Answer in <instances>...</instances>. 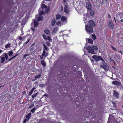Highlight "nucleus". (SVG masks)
<instances>
[{
	"mask_svg": "<svg viewBox=\"0 0 123 123\" xmlns=\"http://www.w3.org/2000/svg\"><path fill=\"white\" fill-rule=\"evenodd\" d=\"M92 47V48L90 46H88L86 48V49L88 50L89 53L92 54H95V51H94V50H97L98 49V47L95 46H93Z\"/></svg>",
	"mask_w": 123,
	"mask_h": 123,
	"instance_id": "f257e3e1",
	"label": "nucleus"
},
{
	"mask_svg": "<svg viewBox=\"0 0 123 123\" xmlns=\"http://www.w3.org/2000/svg\"><path fill=\"white\" fill-rule=\"evenodd\" d=\"M85 30L87 33L89 34L93 32V30L92 27L89 24H87L86 25Z\"/></svg>",
	"mask_w": 123,
	"mask_h": 123,
	"instance_id": "f03ea898",
	"label": "nucleus"
},
{
	"mask_svg": "<svg viewBox=\"0 0 123 123\" xmlns=\"http://www.w3.org/2000/svg\"><path fill=\"white\" fill-rule=\"evenodd\" d=\"M116 18L117 21L123 22V13L119 12L116 15Z\"/></svg>",
	"mask_w": 123,
	"mask_h": 123,
	"instance_id": "7ed1b4c3",
	"label": "nucleus"
},
{
	"mask_svg": "<svg viewBox=\"0 0 123 123\" xmlns=\"http://www.w3.org/2000/svg\"><path fill=\"white\" fill-rule=\"evenodd\" d=\"M101 67L103 68L105 71H108L109 70V66L105 62L104 60L102 62Z\"/></svg>",
	"mask_w": 123,
	"mask_h": 123,
	"instance_id": "20e7f679",
	"label": "nucleus"
},
{
	"mask_svg": "<svg viewBox=\"0 0 123 123\" xmlns=\"http://www.w3.org/2000/svg\"><path fill=\"white\" fill-rule=\"evenodd\" d=\"M92 58L94 59L95 61L97 62H98L100 60L102 61L104 60L101 56H98L96 55H94L92 56Z\"/></svg>",
	"mask_w": 123,
	"mask_h": 123,
	"instance_id": "39448f33",
	"label": "nucleus"
},
{
	"mask_svg": "<svg viewBox=\"0 0 123 123\" xmlns=\"http://www.w3.org/2000/svg\"><path fill=\"white\" fill-rule=\"evenodd\" d=\"M64 11L66 14H68L69 13V10L68 5H66L64 7Z\"/></svg>",
	"mask_w": 123,
	"mask_h": 123,
	"instance_id": "423d86ee",
	"label": "nucleus"
},
{
	"mask_svg": "<svg viewBox=\"0 0 123 123\" xmlns=\"http://www.w3.org/2000/svg\"><path fill=\"white\" fill-rule=\"evenodd\" d=\"M112 83L115 85H116L117 86L122 85L121 83L117 81H114L112 82Z\"/></svg>",
	"mask_w": 123,
	"mask_h": 123,
	"instance_id": "0eeeda50",
	"label": "nucleus"
},
{
	"mask_svg": "<svg viewBox=\"0 0 123 123\" xmlns=\"http://www.w3.org/2000/svg\"><path fill=\"white\" fill-rule=\"evenodd\" d=\"M113 95L117 98H119V94L118 92H117V91H114Z\"/></svg>",
	"mask_w": 123,
	"mask_h": 123,
	"instance_id": "6e6552de",
	"label": "nucleus"
},
{
	"mask_svg": "<svg viewBox=\"0 0 123 123\" xmlns=\"http://www.w3.org/2000/svg\"><path fill=\"white\" fill-rule=\"evenodd\" d=\"M90 26L92 27L95 26V24L94 22L92 20H90L88 22Z\"/></svg>",
	"mask_w": 123,
	"mask_h": 123,
	"instance_id": "1a4fd4ad",
	"label": "nucleus"
},
{
	"mask_svg": "<svg viewBox=\"0 0 123 123\" xmlns=\"http://www.w3.org/2000/svg\"><path fill=\"white\" fill-rule=\"evenodd\" d=\"M86 7L87 9L89 10L91 9V6L89 2H87L86 5Z\"/></svg>",
	"mask_w": 123,
	"mask_h": 123,
	"instance_id": "9d476101",
	"label": "nucleus"
},
{
	"mask_svg": "<svg viewBox=\"0 0 123 123\" xmlns=\"http://www.w3.org/2000/svg\"><path fill=\"white\" fill-rule=\"evenodd\" d=\"M109 26L111 29H112L114 27V24L112 22L110 21L109 24Z\"/></svg>",
	"mask_w": 123,
	"mask_h": 123,
	"instance_id": "9b49d317",
	"label": "nucleus"
},
{
	"mask_svg": "<svg viewBox=\"0 0 123 123\" xmlns=\"http://www.w3.org/2000/svg\"><path fill=\"white\" fill-rule=\"evenodd\" d=\"M61 18V14L60 13L57 14L56 16V18L57 20H58Z\"/></svg>",
	"mask_w": 123,
	"mask_h": 123,
	"instance_id": "f8f14e48",
	"label": "nucleus"
},
{
	"mask_svg": "<svg viewBox=\"0 0 123 123\" xmlns=\"http://www.w3.org/2000/svg\"><path fill=\"white\" fill-rule=\"evenodd\" d=\"M55 18H53L51 21V25L52 26L55 25Z\"/></svg>",
	"mask_w": 123,
	"mask_h": 123,
	"instance_id": "ddd939ff",
	"label": "nucleus"
},
{
	"mask_svg": "<svg viewBox=\"0 0 123 123\" xmlns=\"http://www.w3.org/2000/svg\"><path fill=\"white\" fill-rule=\"evenodd\" d=\"M67 18L66 17L62 16L61 18V20L62 21L64 22L66 20Z\"/></svg>",
	"mask_w": 123,
	"mask_h": 123,
	"instance_id": "4468645a",
	"label": "nucleus"
},
{
	"mask_svg": "<svg viewBox=\"0 0 123 123\" xmlns=\"http://www.w3.org/2000/svg\"><path fill=\"white\" fill-rule=\"evenodd\" d=\"M41 63L44 67H45L46 65L45 62L44 61H43V60H42L41 61Z\"/></svg>",
	"mask_w": 123,
	"mask_h": 123,
	"instance_id": "2eb2a0df",
	"label": "nucleus"
},
{
	"mask_svg": "<svg viewBox=\"0 0 123 123\" xmlns=\"http://www.w3.org/2000/svg\"><path fill=\"white\" fill-rule=\"evenodd\" d=\"M89 12H90V15L91 16H92L94 14V12L92 9H90L89 10Z\"/></svg>",
	"mask_w": 123,
	"mask_h": 123,
	"instance_id": "dca6fc26",
	"label": "nucleus"
},
{
	"mask_svg": "<svg viewBox=\"0 0 123 123\" xmlns=\"http://www.w3.org/2000/svg\"><path fill=\"white\" fill-rule=\"evenodd\" d=\"M44 32L46 34H49L50 33V31L47 29H45L44 31Z\"/></svg>",
	"mask_w": 123,
	"mask_h": 123,
	"instance_id": "f3484780",
	"label": "nucleus"
},
{
	"mask_svg": "<svg viewBox=\"0 0 123 123\" xmlns=\"http://www.w3.org/2000/svg\"><path fill=\"white\" fill-rule=\"evenodd\" d=\"M37 21L34 20V26H36L38 25V23L37 22Z\"/></svg>",
	"mask_w": 123,
	"mask_h": 123,
	"instance_id": "a211bd4d",
	"label": "nucleus"
},
{
	"mask_svg": "<svg viewBox=\"0 0 123 123\" xmlns=\"http://www.w3.org/2000/svg\"><path fill=\"white\" fill-rule=\"evenodd\" d=\"M0 58H1V63H2L5 61V58L4 57H1V56H0Z\"/></svg>",
	"mask_w": 123,
	"mask_h": 123,
	"instance_id": "6ab92c4d",
	"label": "nucleus"
},
{
	"mask_svg": "<svg viewBox=\"0 0 123 123\" xmlns=\"http://www.w3.org/2000/svg\"><path fill=\"white\" fill-rule=\"evenodd\" d=\"M42 17L40 15L39 16V17H38V20L37 21H42Z\"/></svg>",
	"mask_w": 123,
	"mask_h": 123,
	"instance_id": "aec40b11",
	"label": "nucleus"
},
{
	"mask_svg": "<svg viewBox=\"0 0 123 123\" xmlns=\"http://www.w3.org/2000/svg\"><path fill=\"white\" fill-rule=\"evenodd\" d=\"M88 42L89 43L92 44L93 43V42L92 39H88Z\"/></svg>",
	"mask_w": 123,
	"mask_h": 123,
	"instance_id": "412c9836",
	"label": "nucleus"
},
{
	"mask_svg": "<svg viewBox=\"0 0 123 123\" xmlns=\"http://www.w3.org/2000/svg\"><path fill=\"white\" fill-rule=\"evenodd\" d=\"M18 55V54H17L15 55L14 56H13V57H12L9 60H8V61H11V60H12V59H13L14 58L16 57L17 56V55Z\"/></svg>",
	"mask_w": 123,
	"mask_h": 123,
	"instance_id": "4be33fe9",
	"label": "nucleus"
},
{
	"mask_svg": "<svg viewBox=\"0 0 123 123\" xmlns=\"http://www.w3.org/2000/svg\"><path fill=\"white\" fill-rule=\"evenodd\" d=\"M47 6L45 4H43L41 6V8H46Z\"/></svg>",
	"mask_w": 123,
	"mask_h": 123,
	"instance_id": "5701e85b",
	"label": "nucleus"
},
{
	"mask_svg": "<svg viewBox=\"0 0 123 123\" xmlns=\"http://www.w3.org/2000/svg\"><path fill=\"white\" fill-rule=\"evenodd\" d=\"M46 52L45 50V49H43V53L42 55V57H43V56H44L45 55H46Z\"/></svg>",
	"mask_w": 123,
	"mask_h": 123,
	"instance_id": "b1692460",
	"label": "nucleus"
},
{
	"mask_svg": "<svg viewBox=\"0 0 123 123\" xmlns=\"http://www.w3.org/2000/svg\"><path fill=\"white\" fill-rule=\"evenodd\" d=\"M35 89V87H33L32 89H31V91L30 92L29 94L30 95L31 94H32L33 93V91L34 89Z\"/></svg>",
	"mask_w": 123,
	"mask_h": 123,
	"instance_id": "393cba45",
	"label": "nucleus"
},
{
	"mask_svg": "<svg viewBox=\"0 0 123 123\" xmlns=\"http://www.w3.org/2000/svg\"><path fill=\"white\" fill-rule=\"evenodd\" d=\"M43 46L44 48V49H45V50H49L48 48L46 46L45 44H43Z\"/></svg>",
	"mask_w": 123,
	"mask_h": 123,
	"instance_id": "a878e982",
	"label": "nucleus"
},
{
	"mask_svg": "<svg viewBox=\"0 0 123 123\" xmlns=\"http://www.w3.org/2000/svg\"><path fill=\"white\" fill-rule=\"evenodd\" d=\"M57 29L56 28H54L53 29V33H55L57 31Z\"/></svg>",
	"mask_w": 123,
	"mask_h": 123,
	"instance_id": "bb28decb",
	"label": "nucleus"
},
{
	"mask_svg": "<svg viewBox=\"0 0 123 123\" xmlns=\"http://www.w3.org/2000/svg\"><path fill=\"white\" fill-rule=\"evenodd\" d=\"M92 38L93 39L95 40L96 39V37L95 36V35L94 34H93L92 35Z\"/></svg>",
	"mask_w": 123,
	"mask_h": 123,
	"instance_id": "cd10ccee",
	"label": "nucleus"
},
{
	"mask_svg": "<svg viewBox=\"0 0 123 123\" xmlns=\"http://www.w3.org/2000/svg\"><path fill=\"white\" fill-rule=\"evenodd\" d=\"M41 77V75L39 74L38 75H36L35 77V78L37 79L40 77Z\"/></svg>",
	"mask_w": 123,
	"mask_h": 123,
	"instance_id": "c85d7f7f",
	"label": "nucleus"
},
{
	"mask_svg": "<svg viewBox=\"0 0 123 123\" xmlns=\"http://www.w3.org/2000/svg\"><path fill=\"white\" fill-rule=\"evenodd\" d=\"M4 56L5 57L6 59L7 60L8 57V56L7 54L6 53H4Z\"/></svg>",
	"mask_w": 123,
	"mask_h": 123,
	"instance_id": "c756f323",
	"label": "nucleus"
},
{
	"mask_svg": "<svg viewBox=\"0 0 123 123\" xmlns=\"http://www.w3.org/2000/svg\"><path fill=\"white\" fill-rule=\"evenodd\" d=\"M111 48H112V49H113V50L114 51H117V49H116V48H115L114 47H113V46H112V45H111Z\"/></svg>",
	"mask_w": 123,
	"mask_h": 123,
	"instance_id": "7c9ffc66",
	"label": "nucleus"
},
{
	"mask_svg": "<svg viewBox=\"0 0 123 123\" xmlns=\"http://www.w3.org/2000/svg\"><path fill=\"white\" fill-rule=\"evenodd\" d=\"M29 56V55L28 54H26L24 55V57H23V58L26 59V56H28L27 58Z\"/></svg>",
	"mask_w": 123,
	"mask_h": 123,
	"instance_id": "2f4dec72",
	"label": "nucleus"
},
{
	"mask_svg": "<svg viewBox=\"0 0 123 123\" xmlns=\"http://www.w3.org/2000/svg\"><path fill=\"white\" fill-rule=\"evenodd\" d=\"M13 53V52L12 51H9L8 53V55L9 56H11L12 54Z\"/></svg>",
	"mask_w": 123,
	"mask_h": 123,
	"instance_id": "473e14b6",
	"label": "nucleus"
},
{
	"mask_svg": "<svg viewBox=\"0 0 123 123\" xmlns=\"http://www.w3.org/2000/svg\"><path fill=\"white\" fill-rule=\"evenodd\" d=\"M36 110V108H34L31 110V112L32 113H33Z\"/></svg>",
	"mask_w": 123,
	"mask_h": 123,
	"instance_id": "72a5a7b5",
	"label": "nucleus"
},
{
	"mask_svg": "<svg viewBox=\"0 0 123 123\" xmlns=\"http://www.w3.org/2000/svg\"><path fill=\"white\" fill-rule=\"evenodd\" d=\"M31 116H30L28 114L26 116V118L27 119V120H28L30 118Z\"/></svg>",
	"mask_w": 123,
	"mask_h": 123,
	"instance_id": "f704fd0d",
	"label": "nucleus"
},
{
	"mask_svg": "<svg viewBox=\"0 0 123 123\" xmlns=\"http://www.w3.org/2000/svg\"><path fill=\"white\" fill-rule=\"evenodd\" d=\"M47 39L48 40V41H50L51 40V39L49 36H47Z\"/></svg>",
	"mask_w": 123,
	"mask_h": 123,
	"instance_id": "c9c22d12",
	"label": "nucleus"
},
{
	"mask_svg": "<svg viewBox=\"0 0 123 123\" xmlns=\"http://www.w3.org/2000/svg\"><path fill=\"white\" fill-rule=\"evenodd\" d=\"M10 44H7L6 45V48H9L10 47Z\"/></svg>",
	"mask_w": 123,
	"mask_h": 123,
	"instance_id": "e433bc0d",
	"label": "nucleus"
},
{
	"mask_svg": "<svg viewBox=\"0 0 123 123\" xmlns=\"http://www.w3.org/2000/svg\"><path fill=\"white\" fill-rule=\"evenodd\" d=\"M37 93H35L33 94L32 95V98H34L35 97H36L37 95Z\"/></svg>",
	"mask_w": 123,
	"mask_h": 123,
	"instance_id": "4c0bfd02",
	"label": "nucleus"
},
{
	"mask_svg": "<svg viewBox=\"0 0 123 123\" xmlns=\"http://www.w3.org/2000/svg\"><path fill=\"white\" fill-rule=\"evenodd\" d=\"M42 36L44 39L45 40L47 39V37H46V36L44 34H43V35Z\"/></svg>",
	"mask_w": 123,
	"mask_h": 123,
	"instance_id": "58836bf2",
	"label": "nucleus"
},
{
	"mask_svg": "<svg viewBox=\"0 0 123 123\" xmlns=\"http://www.w3.org/2000/svg\"><path fill=\"white\" fill-rule=\"evenodd\" d=\"M45 12L43 11H41L39 12L40 15H43L44 14Z\"/></svg>",
	"mask_w": 123,
	"mask_h": 123,
	"instance_id": "ea45409f",
	"label": "nucleus"
},
{
	"mask_svg": "<svg viewBox=\"0 0 123 123\" xmlns=\"http://www.w3.org/2000/svg\"><path fill=\"white\" fill-rule=\"evenodd\" d=\"M46 45L48 46H50V43L49 42H46Z\"/></svg>",
	"mask_w": 123,
	"mask_h": 123,
	"instance_id": "a19ab883",
	"label": "nucleus"
},
{
	"mask_svg": "<svg viewBox=\"0 0 123 123\" xmlns=\"http://www.w3.org/2000/svg\"><path fill=\"white\" fill-rule=\"evenodd\" d=\"M108 17L109 18H111V16L109 13H108Z\"/></svg>",
	"mask_w": 123,
	"mask_h": 123,
	"instance_id": "79ce46f5",
	"label": "nucleus"
},
{
	"mask_svg": "<svg viewBox=\"0 0 123 123\" xmlns=\"http://www.w3.org/2000/svg\"><path fill=\"white\" fill-rule=\"evenodd\" d=\"M111 68L112 69V70H115V67L113 66H112Z\"/></svg>",
	"mask_w": 123,
	"mask_h": 123,
	"instance_id": "37998d69",
	"label": "nucleus"
},
{
	"mask_svg": "<svg viewBox=\"0 0 123 123\" xmlns=\"http://www.w3.org/2000/svg\"><path fill=\"white\" fill-rule=\"evenodd\" d=\"M61 10L62 12L63 11V8L62 6L61 7Z\"/></svg>",
	"mask_w": 123,
	"mask_h": 123,
	"instance_id": "c03bdc74",
	"label": "nucleus"
},
{
	"mask_svg": "<svg viewBox=\"0 0 123 123\" xmlns=\"http://www.w3.org/2000/svg\"><path fill=\"white\" fill-rule=\"evenodd\" d=\"M109 61H110V62H113V61H114V60L112 58H110V59Z\"/></svg>",
	"mask_w": 123,
	"mask_h": 123,
	"instance_id": "a18cd8bd",
	"label": "nucleus"
},
{
	"mask_svg": "<svg viewBox=\"0 0 123 123\" xmlns=\"http://www.w3.org/2000/svg\"><path fill=\"white\" fill-rule=\"evenodd\" d=\"M18 39L20 40H21L22 39V38L21 37H19L18 38Z\"/></svg>",
	"mask_w": 123,
	"mask_h": 123,
	"instance_id": "49530a36",
	"label": "nucleus"
},
{
	"mask_svg": "<svg viewBox=\"0 0 123 123\" xmlns=\"http://www.w3.org/2000/svg\"><path fill=\"white\" fill-rule=\"evenodd\" d=\"M26 121H27V119H25L23 121V123H25Z\"/></svg>",
	"mask_w": 123,
	"mask_h": 123,
	"instance_id": "de8ad7c7",
	"label": "nucleus"
},
{
	"mask_svg": "<svg viewBox=\"0 0 123 123\" xmlns=\"http://www.w3.org/2000/svg\"><path fill=\"white\" fill-rule=\"evenodd\" d=\"M26 92H25V90H24L23 91L22 93L23 94H24L26 93Z\"/></svg>",
	"mask_w": 123,
	"mask_h": 123,
	"instance_id": "09e8293b",
	"label": "nucleus"
},
{
	"mask_svg": "<svg viewBox=\"0 0 123 123\" xmlns=\"http://www.w3.org/2000/svg\"><path fill=\"white\" fill-rule=\"evenodd\" d=\"M34 104H32L30 106V107H32L34 105Z\"/></svg>",
	"mask_w": 123,
	"mask_h": 123,
	"instance_id": "8fccbe9b",
	"label": "nucleus"
},
{
	"mask_svg": "<svg viewBox=\"0 0 123 123\" xmlns=\"http://www.w3.org/2000/svg\"><path fill=\"white\" fill-rule=\"evenodd\" d=\"M56 23H57V24H60V21H58Z\"/></svg>",
	"mask_w": 123,
	"mask_h": 123,
	"instance_id": "3c124183",
	"label": "nucleus"
},
{
	"mask_svg": "<svg viewBox=\"0 0 123 123\" xmlns=\"http://www.w3.org/2000/svg\"><path fill=\"white\" fill-rule=\"evenodd\" d=\"M5 86V85H3L1 86H0V88L2 87H3V86Z\"/></svg>",
	"mask_w": 123,
	"mask_h": 123,
	"instance_id": "603ef678",
	"label": "nucleus"
},
{
	"mask_svg": "<svg viewBox=\"0 0 123 123\" xmlns=\"http://www.w3.org/2000/svg\"><path fill=\"white\" fill-rule=\"evenodd\" d=\"M31 113L30 112V113H29V114H28V115H29L30 116H31Z\"/></svg>",
	"mask_w": 123,
	"mask_h": 123,
	"instance_id": "864d4df0",
	"label": "nucleus"
},
{
	"mask_svg": "<svg viewBox=\"0 0 123 123\" xmlns=\"http://www.w3.org/2000/svg\"><path fill=\"white\" fill-rule=\"evenodd\" d=\"M49 11V9H47L46 10V12L47 11V12H48Z\"/></svg>",
	"mask_w": 123,
	"mask_h": 123,
	"instance_id": "5fc2aeb1",
	"label": "nucleus"
},
{
	"mask_svg": "<svg viewBox=\"0 0 123 123\" xmlns=\"http://www.w3.org/2000/svg\"><path fill=\"white\" fill-rule=\"evenodd\" d=\"M63 0V2L65 3L66 2L67 0Z\"/></svg>",
	"mask_w": 123,
	"mask_h": 123,
	"instance_id": "6e6d98bb",
	"label": "nucleus"
},
{
	"mask_svg": "<svg viewBox=\"0 0 123 123\" xmlns=\"http://www.w3.org/2000/svg\"><path fill=\"white\" fill-rule=\"evenodd\" d=\"M2 52V50L1 49H0V54Z\"/></svg>",
	"mask_w": 123,
	"mask_h": 123,
	"instance_id": "4d7b16f0",
	"label": "nucleus"
},
{
	"mask_svg": "<svg viewBox=\"0 0 123 123\" xmlns=\"http://www.w3.org/2000/svg\"><path fill=\"white\" fill-rule=\"evenodd\" d=\"M118 52L121 53V54L122 53V52L121 51H119Z\"/></svg>",
	"mask_w": 123,
	"mask_h": 123,
	"instance_id": "13d9d810",
	"label": "nucleus"
},
{
	"mask_svg": "<svg viewBox=\"0 0 123 123\" xmlns=\"http://www.w3.org/2000/svg\"><path fill=\"white\" fill-rule=\"evenodd\" d=\"M30 41V40H28V41L26 43V44H27V43H28V42H29V41Z\"/></svg>",
	"mask_w": 123,
	"mask_h": 123,
	"instance_id": "bf43d9fd",
	"label": "nucleus"
},
{
	"mask_svg": "<svg viewBox=\"0 0 123 123\" xmlns=\"http://www.w3.org/2000/svg\"><path fill=\"white\" fill-rule=\"evenodd\" d=\"M40 59H42L43 58V57H42V56H41L40 57Z\"/></svg>",
	"mask_w": 123,
	"mask_h": 123,
	"instance_id": "052dcab7",
	"label": "nucleus"
},
{
	"mask_svg": "<svg viewBox=\"0 0 123 123\" xmlns=\"http://www.w3.org/2000/svg\"><path fill=\"white\" fill-rule=\"evenodd\" d=\"M111 116H112V117L113 116L112 115H109V119L110 117Z\"/></svg>",
	"mask_w": 123,
	"mask_h": 123,
	"instance_id": "680f3d73",
	"label": "nucleus"
},
{
	"mask_svg": "<svg viewBox=\"0 0 123 123\" xmlns=\"http://www.w3.org/2000/svg\"><path fill=\"white\" fill-rule=\"evenodd\" d=\"M114 20L115 21V22H116L115 18V17H114Z\"/></svg>",
	"mask_w": 123,
	"mask_h": 123,
	"instance_id": "e2e57ef3",
	"label": "nucleus"
},
{
	"mask_svg": "<svg viewBox=\"0 0 123 123\" xmlns=\"http://www.w3.org/2000/svg\"><path fill=\"white\" fill-rule=\"evenodd\" d=\"M44 96H47V95L46 94H45Z\"/></svg>",
	"mask_w": 123,
	"mask_h": 123,
	"instance_id": "0e129e2a",
	"label": "nucleus"
},
{
	"mask_svg": "<svg viewBox=\"0 0 123 123\" xmlns=\"http://www.w3.org/2000/svg\"><path fill=\"white\" fill-rule=\"evenodd\" d=\"M113 104L114 105V104H115V103L114 102H113Z\"/></svg>",
	"mask_w": 123,
	"mask_h": 123,
	"instance_id": "69168bd1",
	"label": "nucleus"
},
{
	"mask_svg": "<svg viewBox=\"0 0 123 123\" xmlns=\"http://www.w3.org/2000/svg\"><path fill=\"white\" fill-rule=\"evenodd\" d=\"M113 62L114 63H115V61H114H114H113Z\"/></svg>",
	"mask_w": 123,
	"mask_h": 123,
	"instance_id": "338daca9",
	"label": "nucleus"
},
{
	"mask_svg": "<svg viewBox=\"0 0 123 123\" xmlns=\"http://www.w3.org/2000/svg\"><path fill=\"white\" fill-rule=\"evenodd\" d=\"M111 79H112V80H114V79L113 78H111Z\"/></svg>",
	"mask_w": 123,
	"mask_h": 123,
	"instance_id": "774afa93",
	"label": "nucleus"
}]
</instances>
